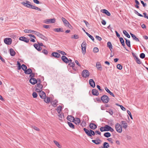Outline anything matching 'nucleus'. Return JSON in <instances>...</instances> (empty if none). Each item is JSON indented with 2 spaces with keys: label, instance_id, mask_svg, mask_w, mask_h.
<instances>
[{
  "label": "nucleus",
  "instance_id": "nucleus-10",
  "mask_svg": "<svg viewBox=\"0 0 148 148\" xmlns=\"http://www.w3.org/2000/svg\"><path fill=\"white\" fill-rule=\"evenodd\" d=\"M4 43L7 45H10L12 43V39L10 38H6L4 39Z\"/></svg>",
  "mask_w": 148,
  "mask_h": 148
},
{
  "label": "nucleus",
  "instance_id": "nucleus-45",
  "mask_svg": "<svg viewBox=\"0 0 148 148\" xmlns=\"http://www.w3.org/2000/svg\"><path fill=\"white\" fill-rule=\"evenodd\" d=\"M57 52L62 54V55H66V53H65L64 52L61 51V50H58L57 51Z\"/></svg>",
  "mask_w": 148,
  "mask_h": 148
},
{
  "label": "nucleus",
  "instance_id": "nucleus-2",
  "mask_svg": "<svg viewBox=\"0 0 148 148\" xmlns=\"http://www.w3.org/2000/svg\"><path fill=\"white\" fill-rule=\"evenodd\" d=\"M90 75V73L87 70H84L82 72V77L84 78L88 77Z\"/></svg>",
  "mask_w": 148,
  "mask_h": 148
},
{
  "label": "nucleus",
  "instance_id": "nucleus-42",
  "mask_svg": "<svg viewBox=\"0 0 148 148\" xmlns=\"http://www.w3.org/2000/svg\"><path fill=\"white\" fill-rule=\"evenodd\" d=\"M123 34L127 37L130 38V35L125 30H124L123 31Z\"/></svg>",
  "mask_w": 148,
  "mask_h": 148
},
{
  "label": "nucleus",
  "instance_id": "nucleus-58",
  "mask_svg": "<svg viewBox=\"0 0 148 148\" xmlns=\"http://www.w3.org/2000/svg\"><path fill=\"white\" fill-rule=\"evenodd\" d=\"M69 65H70L71 66L74 67L75 66V64L73 62H70L69 63Z\"/></svg>",
  "mask_w": 148,
  "mask_h": 148
},
{
  "label": "nucleus",
  "instance_id": "nucleus-52",
  "mask_svg": "<svg viewBox=\"0 0 148 148\" xmlns=\"http://www.w3.org/2000/svg\"><path fill=\"white\" fill-rule=\"evenodd\" d=\"M116 105L117 106H120L121 109L123 111H125V108H124L122 106L119 105L118 104H116Z\"/></svg>",
  "mask_w": 148,
  "mask_h": 148
},
{
  "label": "nucleus",
  "instance_id": "nucleus-64",
  "mask_svg": "<svg viewBox=\"0 0 148 148\" xmlns=\"http://www.w3.org/2000/svg\"><path fill=\"white\" fill-rule=\"evenodd\" d=\"M90 133L91 136H94L95 135V132L92 130H90Z\"/></svg>",
  "mask_w": 148,
  "mask_h": 148
},
{
  "label": "nucleus",
  "instance_id": "nucleus-40",
  "mask_svg": "<svg viewBox=\"0 0 148 148\" xmlns=\"http://www.w3.org/2000/svg\"><path fill=\"white\" fill-rule=\"evenodd\" d=\"M104 135L105 137L108 138L111 136V134L109 132H106L104 134Z\"/></svg>",
  "mask_w": 148,
  "mask_h": 148
},
{
  "label": "nucleus",
  "instance_id": "nucleus-59",
  "mask_svg": "<svg viewBox=\"0 0 148 148\" xmlns=\"http://www.w3.org/2000/svg\"><path fill=\"white\" fill-rule=\"evenodd\" d=\"M84 22L85 23L86 26L87 27H88L89 26V24L88 23V22L85 20H84Z\"/></svg>",
  "mask_w": 148,
  "mask_h": 148
},
{
  "label": "nucleus",
  "instance_id": "nucleus-6",
  "mask_svg": "<svg viewBox=\"0 0 148 148\" xmlns=\"http://www.w3.org/2000/svg\"><path fill=\"white\" fill-rule=\"evenodd\" d=\"M62 20L65 26L69 27V28H71V25L65 18L64 17H62Z\"/></svg>",
  "mask_w": 148,
  "mask_h": 148
},
{
  "label": "nucleus",
  "instance_id": "nucleus-17",
  "mask_svg": "<svg viewBox=\"0 0 148 148\" xmlns=\"http://www.w3.org/2000/svg\"><path fill=\"white\" fill-rule=\"evenodd\" d=\"M101 12L106 14L108 16H110V13L106 9L101 10Z\"/></svg>",
  "mask_w": 148,
  "mask_h": 148
},
{
  "label": "nucleus",
  "instance_id": "nucleus-32",
  "mask_svg": "<svg viewBox=\"0 0 148 148\" xmlns=\"http://www.w3.org/2000/svg\"><path fill=\"white\" fill-rule=\"evenodd\" d=\"M92 142L97 145H99L101 143V141L100 140H92Z\"/></svg>",
  "mask_w": 148,
  "mask_h": 148
},
{
  "label": "nucleus",
  "instance_id": "nucleus-27",
  "mask_svg": "<svg viewBox=\"0 0 148 148\" xmlns=\"http://www.w3.org/2000/svg\"><path fill=\"white\" fill-rule=\"evenodd\" d=\"M32 72V70L31 69H26L24 71V73L26 74H29Z\"/></svg>",
  "mask_w": 148,
  "mask_h": 148
},
{
  "label": "nucleus",
  "instance_id": "nucleus-43",
  "mask_svg": "<svg viewBox=\"0 0 148 148\" xmlns=\"http://www.w3.org/2000/svg\"><path fill=\"white\" fill-rule=\"evenodd\" d=\"M135 60H136L137 64H140L141 63V62L138 57L136 58V59H135Z\"/></svg>",
  "mask_w": 148,
  "mask_h": 148
},
{
  "label": "nucleus",
  "instance_id": "nucleus-63",
  "mask_svg": "<svg viewBox=\"0 0 148 148\" xmlns=\"http://www.w3.org/2000/svg\"><path fill=\"white\" fill-rule=\"evenodd\" d=\"M34 129V130H36V131H39V129L37 127H36L35 126H33V127H32Z\"/></svg>",
  "mask_w": 148,
  "mask_h": 148
},
{
  "label": "nucleus",
  "instance_id": "nucleus-31",
  "mask_svg": "<svg viewBox=\"0 0 148 148\" xmlns=\"http://www.w3.org/2000/svg\"><path fill=\"white\" fill-rule=\"evenodd\" d=\"M105 89L113 97H114V94L112 92L110 91L108 89L107 87H105Z\"/></svg>",
  "mask_w": 148,
  "mask_h": 148
},
{
  "label": "nucleus",
  "instance_id": "nucleus-62",
  "mask_svg": "<svg viewBox=\"0 0 148 148\" xmlns=\"http://www.w3.org/2000/svg\"><path fill=\"white\" fill-rule=\"evenodd\" d=\"M126 42L127 46L130 47V40H127L126 39Z\"/></svg>",
  "mask_w": 148,
  "mask_h": 148
},
{
  "label": "nucleus",
  "instance_id": "nucleus-48",
  "mask_svg": "<svg viewBox=\"0 0 148 148\" xmlns=\"http://www.w3.org/2000/svg\"><path fill=\"white\" fill-rule=\"evenodd\" d=\"M93 51L95 53L98 52L99 51V49L97 47H94L93 50Z\"/></svg>",
  "mask_w": 148,
  "mask_h": 148
},
{
  "label": "nucleus",
  "instance_id": "nucleus-33",
  "mask_svg": "<svg viewBox=\"0 0 148 148\" xmlns=\"http://www.w3.org/2000/svg\"><path fill=\"white\" fill-rule=\"evenodd\" d=\"M58 102V101L56 100H55L51 102V104L54 107H56L57 105L56 104Z\"/></svg>",
  "mask_w": 148,
  "mask_h": 148
},
{
  "label": "nucleus",
  "instance_id": "nucleus-55",
  "mask_svg": "<svg viewBox=\"0 0 148 148\" xmlns=\"http://www.w3.org/2000/svg\"><path fill=\"white\" fill-rule=\"evenodd\" d=\"M32 96L34 98H36L37 97L38 95L36 92H34L32 93Z\"/></svg>",
  "mask_w": 148,
  "mask_h": 148
},
{
  "label": "nucleus",
  "instance_id": "nucleus-19",
  "mask_svg": "<svg viewBox=\"0 0 148 148\" xmlns=\"http://www.w3.org/2000/svg\"><path fill=\"white\" fill-rule=\"evenodd\" d=\"M90 128L93 130L95 129L97 127V125L94 123H91L89 125Z\"/></svg>",
  "mask_w": 148,
  "mask_h": 148
},
{
  "label": "nucleus",
  "instance_id": "nucleus-3",
  "mask_svg": "<svg viewBox=\"0 0 148 148\" xmlns=\"http://www.w3.org/2000/svg\"><path fill=\"white\" fill-rule=\"evenodd\" d=\"M34 34L37 35L38 37L46 41H47L48 40V39L46 37L43 36L42 34L39 32L36 31L35 33H34Z\"/></svg>",
  "mask_w": 148,
  "mask_h": 148
},
{
  "label": "nucleus",
  "instance_id": "nucleus-61",
  "mask_svg": "<svg viewBox=\"0 0 148 148\" xmlns=\"http://www.w3.org/2000/svg\"><path fill=\"white\" fill-rule=\"evenodd\" d=\"M42 52L44 53L45 54H47V53H48V51L45 50V49H44L42 50Z\"/></svg>",
  "mask_w": 148,
  "mask_h": 148
},
{
  "label": "nucleus",
  "instance_id": "nucleus-60",
  "mask_svg": "<svg viewBox=\"0 0 148 148\" xmlns=\"http://www.w3.org/2000/svg\"><path fill=\"white\" fill-rule=\"evenodd\" d=\"M99 41H101L102 39L101 37L98 36H96L95 37Z\"/></svg>",
  "mask_w": 148,
  "mask_h": 148
},
{
  "label": "nucleus",
  "instance_id": "nucleus-1",
  "mask_svg": "<svg viewBox=\"0 0 148 148\" xmlns=\"http://www.w3.org/2000/svg\"><path fill=\"white\" fill-rule=\"evenodd\" d=\"M21 3L24 6L29 8H32L33 5L31 4V3L29 1L26 0Z\"/></svg>",
  "mask_w": 148,
  "mask_h": 148
},
{
  "label": "nucleus",
  "instance_id": "nucleus-38",
  "mask_svg": "<svg viewBox=\"0 0 148 148\" xmlns=\"http://www.w3.org/2000/svg\"><path fill=\"white\" fill-rule=\"evenodd\" d=\"M109 147V145L108 143L105 142L103 143V148H108Z\"/></svg>",
  "mask_w": 148,
  "mask_h": 148
},
{
  "label": "nucleus",
  "instance_id": "nucleus-16",
  "mask_svg": "<svg viewBox=\"0 0 148 148\" xmlns=\"http://www.w3.org/2000/svg\"><path fill=\"white\" fill-rule=\"evenodd\" d=\"M61 59L63 61L66 63H67L69 62L68 59L67 57L65 56H62Z\"/></svg>",
  "mask_w": 148,
  "mask_h": 148
},
{
  "label": "nucleus",
  "instance_id": "nucleus-39",
  "mask_svg": "<svg viewBox=\"0 0 148 148\" xmlns=\"http://www.w3.org/2000/svg\"><path fill=\"white\" fill-rule=\"evenodd\" d=\"M32 9H35L36 10H39V11H41V9L39 8L36 7L35 6H34V5H32Z\"/></svg>",
  "mask_w": 148,
  "mask_h": 148
},
{
  "label": "nucleus",
  "instance_id": "nucleus-9",
  "mask_svg": "<svg viewBox=\"0 0 148 148\" xmlns=\"http://www.w3.org/2000/svg\"><path fill=\"white\" fill-rule=\"evenodd\" d=\"M43 86L40 83L37 84L36 86V90L37 92H40L42 90Z\"/></svg>",
  "mask_w": 148,
  "mask_h": 148
},
{
  "label": "nucleus",
  "instance_id": "nucleus-30",
  "mask_svg": "<svg viewBox=\"0 0 148 148\" xmlns=\"http://www.w3.org/2000/svg\"><path fill=\"white\" fill-rule=\"evenodd\" d=\"M10 55L12 56H14L15 54V52L14 50L12 49H10Z\"/></svg>",
  "mask_w": 148,
  "mask_h": 148
},
{
  "label": "nucleus",
  "instance_id": "nucleus-8",
  "mask_svg": "<svg viewBox=\"0 0 148 148\" xmlns=\"http://www.w3.org/2000/svg\"><path fill=\"white\" fill-rule=\"evenodd\" d=\"M55 22L56 19L55 18L47 19L44 21V23L47 24L50 23H54Z\"/></svg>",
  "mask_w": 148,
  "mask_h": 148
},
{
  "label": "nucleus",
  "instance_id": "nucleus-41",
  "mask_svg": "<svg viewBox=\"0 0 148 148\" xmlns=\"http://www.w3.org/2000/svg\"><path fill=\"white\" fill-rule=\"evenodd\" d=\"M96 67L98 69L101 68V65L99 62H97L96 63Z\"/></svg>",
  "mask_w": 148,
  "mask_h": 148
},
{
  "label": "nucleus",
  "instance_id": "nucleus-22",
  "mask_svg": "<svg viewBox=\"0 0 148 148\" xmlns=\"http://www.w3.org/2000/svg\"><path fill=\"white\" fill-rule=\"evenodd\" d=\"M74 122L77 125H78L79 124L80 121L79 118H75V119H74Z\"/></svg>",
  "mask_w": 148,
  "mask_h": 148
},
{
  "label": "nucleus",
  "instance_id": "nucleus-29",
  "mask_svg": "<svg viewBox=\"0 0 148 148\" xmlns=\"http://www.w3.org/2000/svg\"><path fill=\"white\" fill-rule=\"evenodd\" d=\"M107 47L109 48L111 51L112 52V45L110 42H107Z\"/></svg>",
  "mask_w": 148,
  "mask_h": 148
},
{
  "label": "nucleus",
  "instance_id": "nucleus-13",
  "mask_svg": "<svg viewBox=\"0 0 148 148\" xmlns=\"http://www.w3.org/2000/svg\"><path fill=\"white\" fill-rule=\"evenodd\" d=\"M89 84L90 86L93 88L95 86V83L94 81L92 79H90L89 80Z\"/></svg>",
  "mask_w": 148,
  "mask_h": 148
},
{
  "label": "nucleus",
  "instance_id": "nucleus-4",
  "mask_svg": "<svg viewBox=\"0 0 148 148\" xmlns=\"http://www.w3.org/2000/svg\"><path fill=\"white\" fill-rule=\"evenodd\" d=\"M101 100L104 103H106L108 102L109 99L108 97L105 95H104L101 97Z\"/></svg>",
  "mask_w": 148,
  "mask_h": 148
},
{
  "label": "nucleus",
  "instance_id": "nucleus-24",
  "mask_svg": "<svg viewBox=\"0 0 148 148\" xmlns=\"http://www.w3.org/2000/svg\"><path fill=\"white\" fill-rule=\"evenodd\" d=\"M92 93L93 95L97 96L99 94L97 90L96 89H93L92 90Z\"/></svg>",
  "mask_w": 148,
  "mask_h": 148
},
{
  "label": "nucleus",
  "instance_id": "nucleus-12",
  "mask_svg": "<svg viewBox=\"0 0 148 148\" xmlns=\"http://www.w3.org/2000/svg\"><path fill=\"white\" fill-rule=\"evenodd\" d=\"M39 92V95L40 98L42 99H45V97L46 96V94L43 91H41L40 92Z\"/></svg>",
  "mask_w": 148,
  "mask_h": 148
},
{
  "label": "nucleus",
  "instance_id": "nucleus-20",
  "mask_svg": "<svg viewBox=\"0 0 148 148\" xmlns=\"http://www.w3.org/2000/svg\"><path fill=\"white\" fill-rule=\"evenodd\" d=\"M51 55L52 56L56 58H59L60 56V55L57 52H53Z\"/></svg>",
  "mask_w": 148,
  "mask_h": 148
},
{
  "label": "nucleus",
  "instance_id": "nucleus-47",
  "mask_svg": "<svg viewBox=\"0 0 148 148\" xmlns=\"http://www.w3.org/2000/svg\"><path fill=\"white\" fill-rule=\"evenodd\" d=\"M44 101L46 103H48L50 102V98L47 97L46 99H44Z\"/></svg>",
  "mask_w": 148,
  "mask_h": 148
},
{
  "label": "nucleus",
  "instance_id": "nucleus-35",
  "mask_svg": "<svg viewBox=\"0 0 148 148\" xmlns=\"http://www.w3.org/2000/svg\"><path fill=\"white\" fill-rule=\"evenodd\" d=\"M68 124L69 126L72 129H74L75 127L74 125L71 123L68 122Z\"/></svg>",
  "mask_w": 148,
  "mask_h": 148
},
{
  "label": "nucleus",
  "instance_id": "nucleus-36",
  "mask_svg": "<svg viewBox=\"0 0 148 148\" xmlns=\"http://www.w3.org/2000/svg\"><path fill=\"white\" fill-rule=\"evenodd\" d=\"M122 123L123 127L125 128H126L127 127V124L124 121H122Z\"/></svg>",
  "mask_w": 148,
  "mask_h": 148
},
{
  "label": "nucleus",
  "instance_id": "nucleus-11",
  "mask_svg": "<svg viewBox=\"0 0 148 148\" xmlns=\"http://www.w3.org/2000/svg\"><path fill=\"white\" fill-rule=\"evenodd\" d=\"M105 128L106 131H110L111 132H113L114 131V129L108 125H105Z\"/></svg>",
  "mask_w": 148,
  "mask_h": 148
},
{
  "label": "nucleus",
  "instance_id": "nucleus-57",
  "mask_svg": "<svg viewBox=\"0 0 148 148\" xmlns=\"http://www.w3.org/2000/svg\"><path fill=\"white\" fill-rule=\"evenodd\" d=\"M135 13L136 14H137L138 16H141V17H143V16L140 14L137 11H135Z\"/></svg>",
  "mask_w": 148,
  "mask_h": 148
},
{
  "label": "nucleus",
  "instance_id": "nucleus-54",
  "mask_svg": "<svg viewBox=\"0 0 148 148\" xmlns=\"http://www.w3.org/2000/svg\"><path fill=\"white\" fill-rule=\"evenodd\" d=\"M100 130L101 132L106 131L105 126L104 127H101L100 128Z\"/></svg>",
  "mask_w": 148,
  "mask_h": 148
},
{
  "label": "nucleus",
  "instance_id": "nucleus-56",
  "mask_svg": "<svg viewBox=\"0 0 148 148\" xmlns=\"http://www.w3.org/2000/svg\"><path fill=\"white\" fill-rule=\"evenodd\" d=\"M59 119L60 120H61L62 118H64V116L63 114H60L59 115Z\"/></svg>",
  "mask_w": 148,
  "mask_h": 148
},
{
  "label": "nucleus",
  "instance_id": "nucleus-23",
  "mask_svg": "<svg viewBox=\"0 0 148 148\" xmlns=\"http://www.w3.org/2000/svg\"><path fill=\"white\" fill-rule=\"evenodd\" d=\"M67 119L68 121L71 122L73 121L74 120V117L71 116H68Z\"/></svg>",
  "mask_w": 148,
  "mask_h": 148
},
{
  "label": "nucleus",
  "instance_id": "nucleus-34",
  "mask_svg": "<svg viewBox=\"0 0 148 148\" xmlns=\"http://www.w3.org/2000/svg\"><path fill=\"white\" fill-rule=\"evenodd\" d=\"M62 108L60 106H59L58 107L57 109V110L59 114H60V112L62 110Z\"/></svg>",
  "mask_w": 148,
  "mask_h": 148
},
{
  "label": "nucleus",
  "instance_id": "nucleus-51",
  "mask_svg": "<svg viewBox=\"0 0 148 148\" xmlns=\"http://www.w3.org/2000/svg\"><path fill=\"white\" fill-rule=\"evenodd\" d=\"M140 56L141 58L143 59L145 57V55L144 53H142L140 54Z\"/></svg>",
  "mask_w": 148,
  "mask_h": 148
},
{
  "label": "nucleus",
  "instance_id": "nucleus-26",
  "mask_svg": "<svg viewBox=\"0 0 148 148\" xmlns=\"http://www.w3.org/2000/svg\"><path fill=\"white\" fill-rule=\"evenodd\" d=\"M53 30L56 32H63L64 31L62 28H55Z\"/></svg>",
  "mask_w": 148,
  "mask_h": 148
},
{
  "label": "nucleus",
  "instance_id": "nucleus-18",
  "mask_svg": "<svg viewBox=\"0 0 148 148\" xmlns=\"http://www.w3.org/2000/svg\"><path fill=\"white\" fill-rule=\"evenodd\" d=\"M30 82L32 84H34L37 83V80L34 78H32L29 80Z\"/></svg>",
  "mask_w": 148,
  "mask_h": 148
},
{
  "label": "nucleus",
  "instance_id": "nucleus-28",
  "mask_svg": "<svg viewBox=\"0 0 148 148\" xmlns=\"http://www.w3.org/2000/svg\"><path fill=\"white\" fill-rule=\"evenodd\" d=\"M53 142L59 148H62V146H61L59 143L57 141L55 140H53Z\"/></svg>",
  "mask_w": 148,
  "mask_h": 148
},
{
  "label": "nucleus",
  "instance_id": "nucleus-7",
  "mask_svg": "<svg viewBox=\"0 0 148 148\" xmlns=\"http://www.w3.org/2000/svg\"><path fill=\"white\" fill-rule=\"evenodd\" d=\"M86 44L85 42H83L81 45L82 53L83 54H85L86 52Z\"/></svg>",
  "mask_w": 148,
  "mask_h": 148
},
{
  "label": "nucleus",
  "instance_id": "nucleus-37",
  "mask_svg": "<svg viewBox=\"0 0 148 148\" xmlns=\"http://www.w3.org/2000/svg\"><path fill=\"white\" fill-rule=\"evenodd\" d=\"M86 34L93 41H94V38L93 37L90 35L89 33H88L87 32H85Z\"/></svg>",
  "mask_w": 148,
  "mask_h": 148
},
{
  "label": "nucleus",
  "instance_id": "nucleus-5",
  "mask_svg": "<svg viewBox=\"0 0 148 148\" xmlns=\"http://www.w3.org/2000/svg\"><path fill=\"white\" fill-rule=\"evenodd\" d=\"M115 128L116 131L119 133H121L122 131L121 126L118 123H116L115 125Z\"/></svg>",
  "mask_w": 148,
  "mask_h": 148
},
{
  "label": "nucleus",
  "instance_id": "nucleus-44",
  "mask_svg": "<svg viewBox=\"0 0 148 148\" xmlns=\"http://www.w3.org/2000/svg\"><path fill=\"white\" fill-rule=\"evenodd\" d=\"M21 68L25 71L27 69V67L25 64H23L21 65Z\"/></svg>",
  "mask_w": 148,
  "mask_h": 148
},
{
  "label": "nucleus",
  "instance_id": "nucleus-46",
  "mask_svg": "<svg viewBox=\"0 0 148 148\" xmlns=\"http://www.w3.org/2000/svg\"><path fill=\"white\" fill-rule=\"evenodd\" d=\"M123 46L125 45L124 40L123 38L121 37L119 38Z\"/></svg>",
  "mask_w": 148,
  "mask_h": 148
},
{
  "label": "nucleus",
  "instance_id": "nucleus-15",
  "mask_svg": "<svg viewBox=\"0 0 148 148\" xmlns=\"http://www.w3.org/2000/svg\"><path fill=\"white\" fill-rule=\"evenodd\" d=\"M130 35H131L133 40L136 42H139V39L136 37L135 35L131 33H130Z\"/></svg>",
  "mask_w": 148,
  "mask_h": 148
},
{
  "label": "nucleus",
  "instance_id": "nucleus-53",
  "mask_svg": "<svg viewBox=\"0 0 148 148\" xmlns=\"http://www.w3.org/2000/svg\"><path fill=\"white\" fill-rule=\"evenodd\" d=\"M117 68L119 70H121L122 69V66L120 64H119L117 65Z\"/></svg>",
  "mask_w": 148,
  "mask_h": 148
},
{
  "label": "nucleus",
  "instance_id": "nucleus-21",
  "mask_svg": "<svg viewBox=\"0 0 148 148\" xmlns=\"http://www.w3.org/2000/svg\"><path fill=\"white\" fill-rule=\"evenodd\" d=\"M84 130L85 131V132L87 134L88 136L90 137L92 136L91 134L90 133V130L89 131L86 128H84Z\"/></svg>",
  "mask_w": 148,
  "mask_h": 148
},
{
  "label": "nucleus",
  "instance_id": "nucleus-50",
  "mask_svg": "<svg viewBox=\"0 0 148 148\" xmlns=\"http://www.w3.org/2000/svg\"><path fill=\"white\" fill-rule=\"evenodd\" d=\"M81 125L82 127H84L86 125V123L85 121H83L82 122H81Z\"/></svg>",
  "mask_w": 148,
  "mask_h": 148
},
{
  "label": "nucleus",
  "instance_id": "nucleus-25",
  "mask_svg": "<svg viewBox=\"0 0 148 148\" xmlns=\"http://www.w3.org/2000/svg\"><path fill=\"white\" fill-rule=\"evenodd\" d=\"M34 46L35 48L38 51H40L41 50V48L37 44H34Z\"/></svg>",
  "mask_w": 148,
  "mask_h": 148
},
{
  "label": "nucleus",
  "instance_id": "nucleus-49",
  "mask_svg": "<svg viewBox=\"0 0 148 148\" xmlns=\"http://www.w3.org/2000/svg\"><path fill=\"white\" fill-rule=\"evenodd\" d=\"M72 38L77 39L79 38V36L78 35L75 34L73 36H72L71 37Z\"/></svg>",
  "mask_w": 148,
  "mask_h": 148
},
{
  "label": "nucleus",
  "instance_id": "nucleus-14",
  "mask_svg": "<svg viewBox=\"0 0 148 148\" xmlns=\"http://www.w3.org/2000/svg\"><path fill=\"white\" fill-rule=\"evenodd\" d=\"M19 40L27 43L29 41V40L28 39L24 36L20 37L19 38Z\"/></svg>",
  "mask_w": 148,
  "mask_h": 148
}]
</instances>
